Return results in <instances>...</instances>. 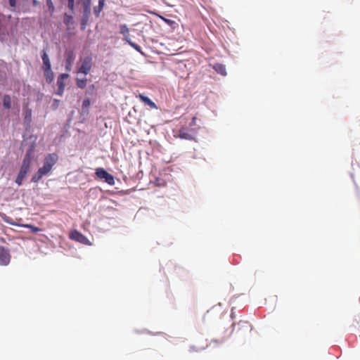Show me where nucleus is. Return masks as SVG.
<instances>
[{"instance_id": "f257e3e1", "label": "nucleus", "mask_w": 360, "mask_h": 360, "mask_svg": "<svg viewBox=\"0 0 360 360\" xmlns=\"http://www.w3.org/2000/svg\"><path fill=\"white\" fill-rule=\"evenodd\" d=\"M58 160V156L57 154H48L44 158L43 167H40L37 173L32 176V181L37 183L42 178V176L49 174L53 167L56 164Z\"/></svg>"}, {"instance_id": "f03ea898", "label": "nucleus", "mask_w": 360, "mask_h": 360, "mask_svg": "<svg viewBox=\"0 0 360 360\" xmlns=\"http://www.w3.org/2000/svg\"><path fill=\"white\" fill-rule=\"evenodd\" d=\"M32 150H29L21 165L20 172L16 177L15 183L20 186L22 184V181L24 178L26 176L27 174L30 171L31 162H32Z\"/></svg>"}, {"instance_id": "7ed1b4c3", "label": "nucleus", "mask_w": 360, "mask_h": 360, "mask_svg": "<svg viewBox=\"0 0 360 360\" xmlns=\"http://www.w3.org/2000/svg\"><path fill=\"white\" fill-rule=\"evenodd\" d=\"M82 5L83 15L81 20V29L84 30L86 28L89 15L91 14V0H84Z\"/></svg>"}, {"instance_id": "20e7f679", "label": "nucleus", "mask_w": 360, "mask_h": 360, "mask_svg": "<svg viewBox=\"0 0 360 360\" xmlns=\"http://www.w3.org/2000/svg\"><path fill=\"white\" fill-rule=\"evenodd\" d=\"M96 175L100 179H104L109 185L115 184L114 176L105 171L103 168L99 167L96 169Z\"/></svg>"}, {"instance_id": "39448f33", "label": "nucleus", "mask_w": 360, "mask_h": 360, "mask_svg": "<svg viewBox=\"0 0 360 360\" xmlns=\"http://www.w3.org/2000/svg\"><path fill=\"white\" fill-rule=\"evenodd\" d=\"M92 63V58L91 56L84 57L82 59V64L77 72L86 75L91 70Z\"/></svg>"}, {"instance_id": "423d86ee", "label": "nucleus", "mask_w": 360, "mask_h": 360, "mask_svg": "<svg viewBox=\"0 0 360 360\" xmlns=\"http://www.w3.org/2000/svg\"><path fill=\"white\" fill-rule=\"evenodd\" d=\"M69 77V75L66 73L60 74L58 79H57V85H58V90L56 94L59 96H62L63 94L65 84V79H67Z\"/></svg>"}, {"instance_id": "0eeeda50", "label": "nucleus", "mask_w": 360, "mask_h": 360, "mask_svg": "<svg viewBox=\"0 0 360 360\" xmlns=\"http://www.w3.org/2000/svg\"><path fill=\"white\" fill-rule=\"evenodd\" d=\"M69 237L70 239L77 241V242H79L83 244H86L88 242L87 238L84 235H83L81 232H79L77 230L72 231L70 233Z\"/></svg>"}, {"instance_id": "6e6552de", "label": "nucleus", "mask_w": 360, "mask_h": 360, "mask_svg": "<svg viewBox=\"0 0 360 360\" xmlns=\"http://www.w3.org/2000/svg\"><path fill=\"white\" fill-rule=\"evenodd\" d=\"M194 133L195 131L193 129L188 130L186 127H182L179 129V136L182 139L186 140H194Z\"/></svg>"}, {"instance_id": "1a4fd4ad", "label": "nucleus", "mask_w": 360, "mask_h": 360, "mask_svg": "<svg viewBox=\"0 0 360 360\" xmlns=\"http://www.w3.org/2000/svg\"><path fill=\"white\" fill-rule=\"evenodd\" d=\"M11 256L7 249L0 246V265L6 266L10 262Z\"/></svg>"}, {"instance_id": "9d476101", "label": "nucleus", "mask_w": 360, "mask_h": 360, "mask_svg": "<svg viewBox=\"0 0 360 360\" xmlns=\"http://www.w3.org/2000/svg\"><path fill=\"white\" fill-rule=\"evenodd\" d=\"M65 65L66 70H70L71 66L75 60V56L72 51H68L65 53Z\"/></svg>"}, {"instance_id": "9b49d317", "label": "nucleus", "mask_w": 360, "mask_h": 360, "mask_svg": "<svg viewBox=\"0 0 360 360\" xmlns=\"http://www.w3.org/2000/svg\"><path fill=\"white\" fill-rule=\"evenodd\" d=\"M136 98H138L140 101H141L143 103H144L146 105H148L150 108L153 109H158L157 105L151 101L148 97L139 94V95L136 96Z\"/></svg>"}, {"instance_id": "f8f14e48", "label": "nucleus", "mask_w": 360, "mask_h": 360, "mask_svg": "<svg viewBox=\"0 0 360 360\" xmlns=\"http://www.w3.org/2000/svg\"><path fill=\"white\" fill-rule=\"evenodd\" d=\"M236 329L237 330V331H239L243 329L244 330L245 332H249L251 330V325L248 321H240Z\"/></svg>"}, {"instance_id": "ddd939ff", "label": "nucleus", "mask_w": 360, "mask_h": 360, "mask_svg": "<svg viewBox=\"0 0 360 360\" xmlns=\"http://www.w3.org/2000/svg\"><path fill=\"white\" fill-rule=\"evenodd\" d=\"M41 58L43 60V70L51 68L50 60L45 50L42 51Z\"/></svg>"}, {"instance_id": "4468645a", "label": "nucleus", "mask_w": 360, "mask_h": 360, "mask_svg": "<svg viewBox=\"0 0 360 360\" xmlns=\"http://www.w3.org/2000/svg\"><path fill=\"white\" fill-rule=\"evenodd\" d=\"M120 32L124 36V40L126 42L131 40L129 38V30L127 25L124 24L120 26Z\"/></svg>"}, {"instance_id": "2eb2a0df", "label": "nucleus", "mask_w": 360, "mask_h": 360, "mask_svg": "<svg viewBox=\"0 0 360 360\" xmlns=\"http://www.w3.org/2000/svg\"><path fill=\"white\" fill-rule=\"evenodd\" d=\"M6 222L10 224H12V225H16V226H22V227H25V228H28L30 229L32 232L33 233H37L39 231H41V229L37 226H34L33 225H31V224H15L12 221H11L10 220L8 219H6Z\"/></svg>"}, {"instance_id": "dca6fc26", "label": "nucleus", "mask_w": 360, "mask_h": 360, "mask_svg": "<svg viewBox=\"0 0 360 360\" xmlns=\"http://www.w3.org/2000/svg\"><path fill=\"white\" fill-rule=\"evenodd\" d=\"M104 4H105V0H99L98 5L94 8V13L96 17L100 16V13L104 7Z\"/></svg>"}, {"instance_id": "f3484780", "label": "nucleus", "mask_w": 360, "mask_h": 360, "mask_svg": "<svg viewBox=\"0 0 360 360\" xmlns=\"http://www.w3.org/2000/svg\"><path fill=\"white\" fill-rule=\"evenodd\" d=\"M2 103H3V106L4 107V108L8 109V110L10 109L11 107V96L8 94L4 95L2 98Z\"/></svg>"}, {"instance_id": "a211bd4d", "label": "nucleus", "mask_w": 360, "mask_h": 360, "mask_svg": "<svg viewBox=\"0 0 360 360\" xmlns=\"http://www.w3.org/2000/svg\"><path fill=\"white\" fill-rule=\"evenodd\" d=\"M44 72L46 82L49 84L51 83L54 78L53 72L51 70V68H50L49 70L45 69L44 70Z\"/></svg>"}, {"instance_id": "6ab92c4d", "label": "nucleus", "mask_w": 360, "mask_h": 360, "mask_svg": "<svg viewBox=\"0 0 360 360\" xmlns=\"http://www.w3.org/2000/svg\"><path fill=\"white\" fill-rule=\"evenodd\" d=\"M214 69L215 70V71L221 74V75H226V67H225V65H224L222 64H220V63L215 64L214 65Z\"/></svg>"}, {"instance_id": "aec40b11", "label": "nucleus", "mask_w": 360, "mask_h": 360, "mask_svg": "<svg viewBox=\"0 0 360 360\" xmlns=\"http://www.w3.org/2000/svg\"><path fill=\"white\" fill-rule=\"evenodd\" d=\"M63 22L68 27L74 23V18L72 15H69L68 13L64 14Z\"/></svg>"}, {"instance_id": "412c9836", "label": "nucleus", "mask_w": 360, "mask_h": 360, "mask_svg": "<svg viewBox=\"0 0 360 360\" xmlns=\"http://www.w3.org/2000/svg\"><path fill=\"white\" fill-rule=\"evenodd\" d=\"M87 84V79H77L76 84L78 88L84 89Z\"/></svg>"}, {"instance_id": "4be33fe9", "label": "nucleus", "mask_w": 360, "mask_h": 360, "mask_svg": "<svg viewBox=\"0 0 360 360\" xmlns=\"http://www.w3.org/2000/svg\"><path fill=\"white\" fill-rule=\"evenodd\" d=\"M91 105L90 100L89 98H86L83 101L82 103V111L88 112V109Z\"/></svg>"}, {"instance_id": "5701e85b", "label": "nucleus", "mask_w": 360, "mask_h": 360, "mask_svg": "<svg viewBox=\"0 0 360 360\" xmlns=\"http://www.w3.org/2000/svg\"><path fill=\"white\" fill-rule=\"evenodd\" d=\"M129 46H131L132 48H134L136 51H137L138 52L141 53V54H143L142 50H141V48L139 45L135 44L134 42L131 41V40L130 41H128V42H127Z\"/></svg>"}, {"instance_id": "b1692460", "label": "nucleus", "mask_w": 360, "mask_h": 360, "mask_svg": "<svg viewBox=\"0 0 360 360\" xmlns=\"http://www.w3.org/2000/svg\"><path fill=\"white\" fill-rule=\"evenodd\" d=\"M160 18L164 22H165L168 25H169L172 28H175L176 25H177L174 20L167 19L164 17H160Z\"/></svg>"}, {"instance_id": "393cba45", "label": "nucleus", "mask_w": 360, "mask_h": 360, "mask_svg": "<svg viewBox=\"0 0 360 360\" xmlns=\"http://www.w3.org/2000/svg\"><path fill=\"white\" fill-rule=\"evenodd\" d=\"M32 120V110L31 109H27L25 111V120L27 122H30Z\"/></svg>"}, {"instance_id": "a878e982", "label": "nucleus", "mask_w": 360, "mask_h": 360, "mask_svg": "<svg viewBox=\"0 0 360 360\" xmlns=\"http://www.w3.org/2000/svg\"><path fill=\"white\" fill-rule=\"evenodd\" d=\"M46 4H47L49 10L50 11V12L53 13L55 10V7H54L52 0H46Z\"/></svg>"}, {"instance_id": "bb28decb", "label": "nucleus", "mask_w": 360, "mask_h": 360, "mask_svg": "<svg viewBox=\"0 0 360 360\" xmlns=\"http://www.w3.org/2000/svg\"><path fill=\"white\" fill-rule=\"evenodd\" d=\"M68 7L73 12L75 9V0H68Z\"/></svg>"}, {"instance_id": "cd10ccee", "label": "nucleus", "mask_w": 360, "mask_h": 360, "mask_svg": "<svg viewBox=\"0 0 360 360\" xmlns=\"http://www.w3.org/2000/svg\"><path fill=\"white\" fill-rule=\"evenodd\" d=\"M196 120H197L196 117H193V119H192V120H191V123H190V126H194V125H195V124H196Z\"/></svg>"}, {"instance_id": "c85d7f7f", "label": "nucleus", "mask_w": 360, "mask_h": 360, "mask_svg": "<svg viewBox=\"0 0 360 360\" xmlns=\"http://www.w3.org/2000/svg\"><path fill=\"white\" fill-rule=\"evenodd\" d=\"M9 4L11 7H15L16 4V0H9Z\"/></svg>"}, {"instance_id": "c756f323", "label": "nucleus", "mask_w": 360, "mask_h": 360, "mask_svg": "<svg viewBox=\"0 0 360 360\" xmlns=\"http://www.w3.org/2000/svg\"><path fill=\"white\" fill-rule=\"evenodd\" d=\"M58 102H59L58 100H56V99L54 100V103H55V105H56V106L58 105Z\"/></svg>"}, {"instance_id": "7c9ffc66", "label": "nucleus", "mask_w": 360, "mask_h": 360, "mask_svg": "<svg viewBox=\"0 0 360 360\" xmlns=\"http://www.w3.org/2000/svg\"><path fill=\"white\" fill-rule=\"evenodd\" d=\"M163 185H165V184H164V183H162V184L159 183V184H158V186H163Z\"/></svg>"}]
</instances>
